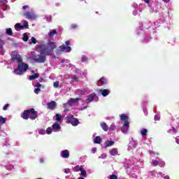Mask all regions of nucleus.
Instances as JSON below:
<instances>
[{
    "instance_id": "obj_1",
    "label": "nucleus",
    "mask_w": 179,
    "mask_h": 179,
    "mask_svg": "<svg viewBox=\"0 0 179 179\" xmlns=\"http://www.w3.org/2000/svg\"><path fill=\"white\" fill-rule=\"evenodd\" d=\"M37 117H38V115H37V111L34 110V108L26 110L22 115V118H23V120H29V118L32 121H34Z\"/></svg>"
},
{
    "instance_id": "obj_2",
    "label": "nucleus",
    "mask_w": 179,
    "mask_h": 179,
    "mask_svg": "<svg viewBox=\"0 0 179 179\" xmlns=\"http://www.w3.org/2000/svg\"><path fill=\"white\" fill-rule=\"evenodd\" d=\"M36 50L45 57L54 55V52H52L51 49L44 44L38 45L36 46Z\"/></svg>"
},
{
    "instance_id": "obj_3",
    "label": "nucleus",
    "mask_w": 179,
    "mask_h": 179,
    "mask_svg": "<svg viewBox=\"0 0 179 179\" xmlns=\"http://www.w3.org/2000/svg\"><path fill=\"white\" fill-rule=\"evenodd\" d=\"M29 69V65L23 63V61L18 62V67L14 69V73L21 75L22 72H26Z\"/></svg>"
},
{
    "instance_id": "obj_4",
    "label": "nucleus",
    "mask_w": 179,
    "mask_h": 179,
    "mask_svg": "<svg viewBox=\"0 0 179 179\" xmlns=\"http://www.w3.org/2000/svg\"><path fill=\"white\" fill-rule=\"evenodd\" d=\"M66 121L68 124H71L73 127H77L79 124V120L77 118H74L72 115L66 117Z\"/></svg>"
},
{
    "instance_id": "obj_5",
    "label": "nucleus",
    "mask_w": 179,
    "mask_h": 179,
    "mask_svg": "<svg viewBox=\"0 0 179 179\" xmlns=\"http://www.w3.org/2000/svg\"><path fill=\"white\" fill-rule=\"evenodd\" d=\"M46 59H47V57L44 56V55H38L35 56L34 61H35V62H37L38 64H44Z\"/></svg>"
},
{
    "instance_id": "obj_6",
    "label": "nucleus",
    "mask_w": 179,
    "mask_h": 179,
    "mask_svg": "<svg viewBox=\"0 0 179 179\" xmlns=\"http://www.w3.org/2000/svg\"><path fill=\"white\" fill-rule=\"evenodd\" d=\"M71 50L72 48L70 46H65L64 45H60L57 50V52H61L62 51L64 52H71Z\"/></svg>"
},
{
    "instance_id": "obj_7",
    "label": "nucleus",
    "mask_w": 179,
    "mask_h": 179,
    "mask_svg": "<svg viewBox=\"0 0 179 179\" xmlns=\"http://www.w3.org/2000/svg\"><path fill=\"white\" fill-rule=\"evenodd\" d=\"M26 19H36V15L33 12L27 11L23 14Z\"/></svg>"
},
{
    "instance_id": "obj_8",
    "label": "nucleus",
    "mask_w": 179,
    "mask_h": 179,
    "mask_svg": "<svg viewBox=\"0 0 179 179\" xmlns=\"http://www.w3.org/2000/svg\"><path fill=\"white\" fill-rule=\"evenodd\" d=\"M47 106L49 110H55V107H57V102L52 101L48 103Z\"/></svg>"
},
{
    "instance_id": "obj_9",
    "label": "nucleus",
    "mask_w": 179,
    "mask_h": 179,
    "mask_svg": "<svg viewBox=\"0 0 179 179\" xmlns=\"http://www.w3.org/2000/svg\"><path fill=\"white\" fill-rule=\"evenodd\" d=\"M11 58L13 61H17L19 64V62H22L23 61V59L20 57V55H12Z\"/></svg>"
},
{
    "instance_id": "obj_10",
    "label": "nucleus",
    "mask_w": 179,
    "mask_h": 179,
    "mask_svg": "<svg viewBox=\"0 0 179 179\" xmlns=\"http://www.w3.org/2000/svg\"><path fill=\"white\" fill-rule=\"evenodd\" d=\"M79 100H80V98H76V99L71 98L68 101L67 104L68 106H72L73 104H75V103H78Z\"/></svg>"
},
{
    "instance_id": "obj_11",
    "label": "nucleus",
    "mask_w": 179,
    "mask_h": 179,
    "mask_svg": "<svg viewBox=\"0 0 179 179\" xmlns=\"http://www.w3.org/2000/svg\"><path fill=\"white\" fill-rule=\"evenodd\" d=\"M129 129V122H124L122 127L121 131L123 134H125L127 131Z\"/></svg>"
},
{
    "instance_id": "obj_12",
    "label": "nucleus",
    "mask_w": 179,
    "mask_h": 179,
    "mask_svg": "<svg viewBox=\"0 0 179 179\" xmlns=\"http://www.w3.org/2000/svg\"><path fill=\"white\" fill-rule=\"evenodd\" d=\"M120 120L121 121H124V122H129V117H128V115H127L126 114H122L120 115Z\"/></svg>"
},
{
    "instance_id": "obj_13",
    "label": "nucleus",
    "mask_w": 179,
    "mask_h": 179,
    "mask_svg": "<svg viewBox=\"0 0 179 179\" xmlns=\"http://www.w3.org/2000/svg\"><path fill=\"white\" fill-rule=\"evenodd\" d=\"M61 156L63 157V159H68V157H69V151L68 150L62 151Z\"/></svg>"
},
{
    "instance_id": "obj_14",
    "label": "nucleus",
    "mask_w": 179,
    "mask_h": 179,
    "mask_svg": "<svg viewBox=\"0 0 179 179\" xmlns=\"http://www.w3.org/2000/svg\"><path fill=\"white\" fill-rule=\"evenodd\" d=\"M48 45H50V50H52V52H54V50H55V48H57V44L55 43V42L53 41H50L48 43Z\"/></svg>"
},
{
    "instance_id": "obj_15",
    "label": "nucleus",
    "mask_w": 179,
    "mask_h": 179,
    "mask_svg": "<svg viewBox=\"0 0 179 179\" xmlns=\"http://www.w3.org/2000/svg\"><path fill=\"white\" fill-rule=\"evenodd\" d=\"M94 97H96V94H91L87 96V101L90 103L94 100Z\"/></svg>"
},
{
    "instance_id": "obj_16",
    "label": "nucleus",
    "mask_w": 179,
    "mask_h": 179,
    "mask_svg": "<svg viewBox=\"0 0 179 179\" xmlns=\"http://www.w3.org/2000/svg\"><path fill=\"white\" fill-rule=\"evenodd\" d=\"M101 127L103 129V131H105V132H107V131H108V125H107L106 122H101Z\"/></svg>"
},
{
    "instance_id": "obj_17",
    "label": "nucleus",
    "mask_w": 179,
    "mask_h": 179,
    "mask_svg": "<svg viewBox=\"0 0 179 179\" xmlns=\"http://www.w3.org/2000/svg\"><path fill=\"white\" fill-rule=\"evenodd\" d=\"M110 154L111 155V156H117L118 155V149L113 148L112 150H110Z\"/></svg>"
},
{
    "instance_id": "obj_18",
    "label": "nucleus",
    "mask_w": 179,
    "mask_h": 179,
    "mask_svg": "<svg viewBox=\"0 0 179 179\" xmlns=\"http://www.w3.org/2000/svg\"><path fill=\"white\" fill-rule=\"evenodd\" d=\"M102 138L100 137V136H96L94 139V143H97L98 145H100L101 143Z\"/></svg>"
},
{
    "instance_id": "obj_19",
    "label": "nucleus",
    "mask_w": 179,
    "mask_h": 179,
    "mask_svg": "<svg viewBox=\"0 0 179 179\" xmlns=\"http://www.w3.org/2000/svg\"><path fill=\"white\" fill-rule=\"evenodd\" d=\"M52 129H55V131H59L61 129V126L58 123H55L52 126Z\"/></svg>"
},
{
    "instance_id": "obj_20",
    "label": "nucleus",
    "mask_w": 179,
    "mask_h": 179,
    "mask_svg": "<svg viewBox=\"0 0 179 179\" xmlns=\"http://www.w3.org/2000/svg\"><path fill=\"white\" fill-rule=\"evenodd\" d=\"M56 34H58V32H57L56 29H52L49 33L48 36L49 37H54Z\"/></svg>"
},
{
    "instance_id": "obj_21",
    "label": "nucleus",
    "mask_w": 179,
    "mask_h": 179,
    "mask_svg": "<svg viewBox=\"0 0 179 179\" xmlns=\"http://www.w3.org/2000/svg\"><path fill=\"white\" fill-rule=\"evenodd\" d=\"M115 142L113 141H107L105 143V148H110V146H113Z\"/></svg>"
},
{
    "instance_id": "obj_22",
    "label": "nucleus",
    "mask_w": 179,
    "mask_h": 179,
    "mask_svg": "<svg viewBox=\"0 0 179 179\" xmlns=\"http://www.w3.org/2000/svg\"><path fill=\"white\" fill-rule=\"evenodd\" d=\"M100 92L101 93L103 97L108 96V90H101Z\"/></svg>"
},
{
    "instance_id": "obj_23",
    "label": "nucleus",
    "mask_w": 179,
    "mask_h": 179,
    "mask_svg": "<svg viewBox=\"0 0 179 179\" xmlns=\"http://www.w3.org/2000/svg\"><path fill=\"white\" fill-rule=\"evenodd\" d=\"M39 76V74L38 73L33 74L29 76V80H34V79H37Z\"/></svg>"
},
{
    "instance_id": "obj_24",
    "label": "nucleus",
    "mask_w": 179,
    "mask_h": 179,
    "mask_svg": "<svg viewBox=\"0 0 179 179\" xmlns=\"http://www.w3.org/2000/svg\"><path fill=\"white\" fill-rule=\"evenodd\" d=\"M83 168V166L77 165L74 167L73 171H75L76 173L78 171H80Z\"/></svg>"
},
{
    "instance_id": "obj_25",
    "label": "nucleus",
    "mask_w": 179,
    "mask_h": 179,
    "mask_svg": "<svg viewBox=\"0 0 179 179\" xmlns=\"http://www.w3.org/2000/svg\"><path fill=\"white\" fill-rule=\"evenodd\" d=\"M102 83V85H107V79H106L105 78H101L99 80V82H98V83Z\"/></svg>"
},
{
    "instance_id": "obj_26",
    "label": "nucleus",
    "mask_w": 179,
    "mask_h": 179,
    "mask_svg": "<svg viewBox=\"0 0 179 179\" xmlns=\"http://www.w3.org/2000/svg\"><path fill=\"white\" fill-rule=\"evenodd\" d=\"M6 117H3L2 116H0V123L1 124H5L6 122ZM0 130H1V124H0Z\"/></svg>"
},
{
    "instance_id": "obj_27",
    "label": "nucleus",
    "mask_w": 179,
    "mask_h": 179,
    "mask_svg": "<svg viewBox=\"0 0 179 179\" xmlns=\"http://www.w3.org/2000/svg\"><path fill=\"white\" fill-rule=\"evenodd\" d=\"M146 134H148V129H143L141 130V135H142V136H146Z\"/></svg>"
},
{
    "instance_id": "obj_28",
    "label": "nucleus",
    "mask_w": 179,
    "mask_h": 179,
    "mask_svg": "<svg viewBox=\"0 0 179 179\" xmlns=\"http://www.w3.org/2000/svg\"><path fill=\"white\" fill-rule=\"evenodd\" d=\"M6 34H8V36H12L13 34V32L12 31L11 28L6 29Z\"/></svg>"
},
{
    "instance_id": "obj_29",
    "label": "nucleus",
    "mask_w": 179,
    "mask_h": 179,
    "mask_svg": "<svg viewBox=\"0 0 179 179\" xmlns=\"http://www.w3.org/2000/svg\"><path fill=\"white\" fill-rule=\"evenodd\" d=\"M23 36H24L22 38L23 41H25V42L29 41V36L27 35V34L24 33Z\"/></svg>"
},
{
    "instance_id": "obj_30",
    "label": "nucleus",
    "mask_w": 179,
    "mask_h": 179,
    "mask_svg": "<svg viewBox=\"0 0 179 179\" xmlns=\"http://www.w3.org/2000/svg\"><path fill=\"white\" fill-rule=\"evenodd\" d=\"M45 132L48 135H51V134H52V129L51 127H48Z\"/></svg>"
},
{
    "instance_id": "obj_31",
    "label": "nucleus",
    "mask_w": 179,
    "mask_h": 179,
    "mask_svg": "<svg viewBox=\"0 0 179 179\" xmlns=\"http://www.w3.org/2000/svg\"><path fill=\"white\" fill-rule=\"evenodd\" d=\"M71 79L73 82H79V77H77L76 75L73 76Z\"/></svg>"
},
{
    "instance_id": "obj_32",
    "label": "nucleus",
    "mask_w": 179,
    "mask_h": 179,
    "mask_svg": "<svg viewBox=\"0 0 179 179\" xmlns=\"http://www.w3.org/2000/svg\"><path fill=\"white\" fill-rule=\"evenodd\" d=\"M38 131V134L40 135H45V134H46V131L44 129H39Z\"/></svg>"
},
{
    "instance_id": "obj_33",
    "label": "nucleus",
    "mask_w": 179,
    "mask_h": 179,
    "mask_svg": "<svg viewBox=\"0 0 179 179\" xmlns=\"http://www.w3.org/2000/svg\"><path fill=\"white\" fill-rule=\"evenodd\" d=\"M108 179H118V176L117 175H110L108 177Z\"/></svg>"
},
{
    "instance_id": "obj_34",
    "label": "nucleus",
    "mask_w": 179,
    "mask_h": 179,
    "mask_svg": "<svg viewBox=\"0 0 179 179\" xmlns=\"http://www.w3.org/2000/svg\"><path fill=\"white\" fill-rule=\"evenodd\" d=\"M3 44H5V42L2 39H0V50H3Z\"/></svg>"
},
{
    "instance_id": "obj_35",
    "label": "nucleus",
    "mask_w": 179,
    "mask_h": 179,
    "mask_svg": "<svg viewBox=\"0 0 179 179\" xmlns=\"http://www.w3.org/2000/svg\"><path fill=\"white\" fill-rule=\"evenodd\" d=\"M61 118H62V115L60 114H56V121H61Z\"/></svg>"
},
{
    "instance_id": "obj_36",
    "label": "nucleus",
    "mask_w": 179,
    "mask_h": 179,
    "mask_svg": "<svg viewBox=\"0 0 179 179\" xmlns=\"http://www.w3.org/2000/svg\"><path fill=\"white\" fill-rule=\"evenodd\" d=\"M80 172H81V176H83V177H85L86 176V170L81 169L80 170Z\"/></svg>"
},
{
    "instance_id": "obj_37",
    "label": "nucleus",
    "mask_w": 179,
    "mask_h": 179,
    "mask_svg": "<svg viewBox=\"0 0 179 179\" xmlns=\"http://www.w3.org/2000/svg\"><path fill=\"white\" fill-rule=\"evenodd\" d=\"M23 26L25 29H29V22H27V21H24L23 23Z\"/></svg>"
},
{
    "instance_id": "obj_38",
    "label": "nucleus",
    "mask_w": 179,
    "mask_h": 179,
    "mask_svg": "<svg viewBox=\"0 0 179 179\" xmlns=\"http://www.w3.org/2000/svg\"><path fill=\"white\" fill-rule=\"evenodd\" d=\"M40 92H41V90L40 88H36L34 90V94H38V93H40Z\"/></svg>"
},
{
    "instance_id": "obj_39",
    "label": "nucleus",
    "mask_w": 179,
    "mask_h": 179,
    "mask_svg": "<svg viewBox=\"0 0 179 179\" xmlns=\"http://www.w3.org/2000/svg\"><path fill=\"white\" fill-rule=\"evenodd\" d=\"M81 61H82V62H86V61H87V57H86V56H83V57H81Z\"/></svg>"
},
{
    "instance_id": "obj_40",
    "label": "nucleus",
    "mask_w": 179,
    "mask_h": 179,
    "mask_svg": "<svg viewBox=\"0 0 179 179\" xmlns=\"http://www.w3.org/2000/svg\"><path fill=\"white\" fill-rule=\"evenodd\" d=\"M154 120L155 121H160V116L159 115H155V117H154Z\"/></svg>"
},
{
    "instance_id": "obj_41",
    "label": "nucleus",
    "mask_w": 179,
    "mask_h": 179,
    "mask_svg": "<svg viewBox=\"0 0 179 179\" xmlns=\"http://www.w3.org/2000/svg\"><path fill=\"white\" fill-rule=\"evenodd\" d=\"M15 166L13 164H10L8 166H7V170H13Z\"/></svg>"
},
{
    "instance_id": "obj_42",
    "label": "nucleus",
    "mask_w": 179,
    "mask_h": 179,
    "mask_svg": "<svg viewBox=\"0 0 179 179\" xmlns=\"http://www.w3.org/2000/svg\"><path fill=\"white\" fill-rule=\"evenodd\" d=\"M31 40L33 44H36L37 43V39H36L34 37H31Z\"/></svg>"
},
{
    "instance_id": "obj_43",
    "label": "nucleus",
    "mask_w": 179,
    "mask_h": 179,
    "mask_svg": "<svg viewBox=\"0 0 179 179\" xmlns=\"http://www.w3.org/2000/svg\"><path fill=\"white\" fill-rule=\"evenodd\" d=\"M53 86L54 87H58V86H59V82L56 81L53 83Z\"/></svg>"
},
{
    "instance_id": "obj_44",
    "label": "nucleus",
    "mask_w": 179,
    "mask_h": 179,
    "mask_svg": "<svg viewBox=\"0 0 179 179\" xmlns=\"http://www.w3.org/2000/svg\"><path fill=\"white\" fill-rule=\"evenodd\" d=\"M8 107H9V104H8V103L6 104V105L3 107V110L4 111H6V110H8Z\"/></svg>"
},
{
    "instance_id": "obj_45",
    "label": "nucleus",
    "mask_w": 179,
    "mask_h": 179,
    "mask_svg": "<svg viewBox=\"0 0 179 179\" xmlns=\"http://www.w3.org/2000/svg\"><path fill=\"white\" fill-rule=\"evenodd\" d=\"M152 164H153L154 166H157V165L159 164V161H157V160H153V161H152Z\"/></svg>"
},
{
    "instance_id": "obj_46",
    "label": "nucleus",
    "mask_w": 179,
    "mask_h": 179,
    "mask_svg": "<svg viewBox=\"0 0 179 179\" xmlns=\"http://www.w3.org/2000/svg\"><path fill=\"white\" fill-rule=\"evenodd\" d=\"M64 173H65L66 174H69V173H71V169H64Z\"/></svg>"
},
{
    "instance_id": "obj_47",
    "label": "nucleus",
    "mask_w": 179,
    "mask_h": 179,
    "mask_svg": "<svg viewBox=\"0 0 179 179\" xmlns=\"http://www.w3.org/2000/svg\"><path fill=\"white\" fill-rule=\"evenodd\" d=\"M35 87H37L38 89H40V87H41V84H40L39 83H36L35 85Z\"/></svg>"
},
{
    "instance_id": "obj_48",
    "label": "nucleus",
    "mask_w": 179,
    "mask_h": 179,
    "mask_svg": "<svg viewBox=\"0 0 179 179\" xmlns=\"http://www.w3.org/2000/svg\"><path fill=\"white\" fill-rule=\"evenodd\" d=\"M15 27H16L17 29H20V23L15 24Z\"/></svg>"
},
{
    "instance_id": "obj_49",
    "label": "nucleus",
    "mask_w": 179,
    "mask_h": 179,
    "mask_svg": "<svg viewBox=\"0 0 179 179\" xmlns=\"http://www.w3.org/2000/svg\"><path fill=\"white\" fill-rule=\"evenodd\" d=\"M76 27H78V25H77V24H72V25H71V29H76Z\"/></svg>"
},
{
    "instance_id": "obj_50",
    "label": "nucleus",
    "mask_w": 179,
    "mask_h": 179,
    "mask_svg": "<svg viewBox=\"0 0 179 179\" xmlns=\"http://www.w3.org/2000/svg\"><path fill=\"white\" fill-rule=\"evenodd\" d=\"M28 8H29V6H22V9H23L24 10H26V9H28Z\"/></svg>"
},
{
    "instance_id": "obj_51",
    "label": "nucleus",
    "mask_w": 179,
    "mask_h": 179,
    "mask_svg": "<svg viewBox=\"0 0 179 179\" xmlns=\"http://www.w3.org/2000/svg\"><path fill=\"white\" fill-rule=\"evenodd\" d=\"M96 151H97V148H92V153H96Z\"/></svg>"
},
{
    "instance_id": "obj_52",
    "label": "nucleus",
    "mask_w": 179,
    "mask_h": 179,
    "mask_svg": "<svg viewBox=\"0 0 179 179\" xmlns=\"http://www.w3.org/2000/svg\"><path fill=\"white\" fill-rule=\"evenodd\" d=\"M66 45H71V41H66Z\"/></svg>"
},
{
    "instance_id": "obj_53",
    "label": "nucleus",
    "mask_w": 179,
    "mask_h": 179,
    "mask_svg": "<svg viewBox=\"0 0 179 179\" xmlns=\"http://www.w3.org/2000/svg\"><path fill=\"white\" fill-rule=\"evenodd\" d=\"M176 143H178V145H179V138H178V136H177V138H176Z\"/></svg>"
},
{
    "instance_id": "obj_54",
    "label": "nucleus",
    "mask_w": 179,
    "mask_h": 179,
    "mask_svg": "<svg viewBox=\"0 0 179 179\" xmlns=\"http://www.w3.org/2000/svg\"><path fill=\"white\" fill-rule=\"evenodd\" d=\"M22 29H24V25H20V30H22Z\"/></svg>"
},
{
    "instance_id": "obj_55",
    "label": "nucleus",
    "mask_w": 179,
    "mask_h": 179,
    "mask_svg": "<svg viewBox=\"0 0 179 179\" xmlns=\"http://www.w3.org/2000/svg\"><path fill=\"white\" fill-rule=\"evenodd\" d=\"M144 2L145 3H149L150 2V0H144Z\"/></svg>"
},
{
    "instance_id": "obj_56",
    "label": "nucleus",
    "mask_w": 179,
    "mask_h": 179,
    "mask_svg": "<svg viewBox=\"0 0 179 179\" xmlns=\"http://www.w3.org/2000/svg\"><path fill=\"white\" fill-rule=\"evenodd\" d=\"M164 2H166V3H169L170 2V0H163Z\"/></svg>"
},
{
    "instance_id": "obj_57",
    "label": "nucleus",
    "mask_w": 179,
    "mask_h": 179,
    "mask_svg": "<svg viewBox=\"0 0 179 179\" xmlns=\"http://www.w3.org/2000/svg\"><path fill=\"white\" fill-rule=\"evenodd\" d=\"M172 129H173V132L177 133V130L176 129V128L172 127Z\"/></svg>"
},
{
    "instance_id": "obj_58",
    "label": "nucleus",
    "mask_w": 179,
    "mask_h": 179,
    "mask_svg": "<svg viewBox=\"0 0 179 179\" xmlns=\"http://www.w3.org/2000/svg\"><path fill=\"white\" fill-rule=\"evenodd\" d=\"M164 179H170V176H166L164 177Z\"/></svg>"
},
{
    "instance_id": "obj_59",
    "label": "nucleus",
    "mask_w": 179,
    "mask_h": 179,
    "mask_svg": "<svg viewBox=\"0 0 179 179\" xmlns=\"http://www.w3.org/2000/svg\"><path fill=\"white\" fill-rule=\"evenodd\" d=\"M78 179H85V178H83V177H80V178H78Z\"/></svg>"
},
{
    "instance_id": "obj_60",
    "label": "nucleus",
    "mask_w": 179,
    "mask_h": 179,
    "mask_svg": "<svg viewBox=\"0 0 179 179\" xmlns=\"http://www.w3.org/2000/svg\"><path fill=\"white\" fill-rule=\"evenodd\" d=\"M41 162H43V159H41Z\"/></svg>"
}]
</instances>
